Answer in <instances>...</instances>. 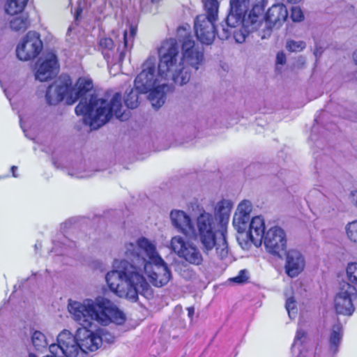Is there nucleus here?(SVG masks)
Here are the masks:
<instances>
[{"mask_svg":"<svg viewBox=\"0 0 357 357\" xmlns=\"http://www.w3.org/2000/svg\"><path fill=\"white\" fill-rule=\"evenodd\" d=\"M29 26V21L26 17H16L10 20V26L15 31H24Z\"/></svg>","mask_w":357,"mask_h":357,"instance_id":"nucleus-27","label":"nucleus"},{"mask_svg":"<svg viewBox=\"0 0 357 357\" xmlns=\"http://www.w3.org/2000/svg\"><path fill=\"white\" fill-rule=\"evenodd\" d=\"M257 28V24L254 26H245L244 25L233 29L231 34L237 43H243L245 42L248 33Z\"/></svg>","mask_w":357,"mask_h":357,"instance_id":"nucleus-25","label":"nucleus"},{"mask_svg":"<svg viewBox=\"0 0 357 357\" xmlns=\"http://www.w3.org/2000/svg\"><path fill=\"white\" fill-rule=\"evenodd\" d=\"M356 297V289L354 285L346 282L340 284V289L335 298V308L337 314L351 315L354 312L353 300Z\"/></svg>","mask_w":357,"mask_h":357,"instance_id":"nucleus-9","label":"nucleus"},{"mask_svg":"<svg viewBox=\"0 0 357 357\" xmlns=\"http://www.w3.org/2000/svg\"><path fill=\"white\" fill-rule=\"evenodd\" d=\"M125 255L130 265L139 266L138 259H143L146 263L162 261V257L156 250L155 244L146 238L141 237L135 243L126 245Z\"/></svg>","mask_w":357,"mask_h":357,"instance_id":"nucleus-7","label":"nucleus"},{"mask_svg":"<svg viewBox=\"0 0 357 357\" xmlns=\"http://www.w3.org/2000/svg\"><path fill=\"white\" fill-rule=\"evenodd\" d=\"M100 300V296L96 297L94 300L85 299L82 303L70 300L68 309L73 320L82 328H89L93 321L98 323L107 320L105 315H99Z\"/></svg>","mask_w":357,"mask_h":357,"instance_id":"nucleus-6","label":"nucleus"},{"mask_svg":"<svg viewBox=\"0 0 357 357\" xmlns=\"http://www.w3.org/2000/svg\"><path fill=\"white\" fill-rule=\"evenodd\" d=\"M38 247H40V248L41 247V244H40V243H36V244L35 245V248H36V249H38Z\"/></svg>","mask_w":357,"mask_h":357,"instance_id":"nucleus-48","label":"nucleus"},{"mask_svg":"<svg viewBox=\"0 0 357 357\" xmlns=\"http://www.w3.org/2000/svg\"><path fill=\"white\" fill-rule=\"evenodd\" d=\"M296 357H304L301 354H298Z\"/></svg>","mask_w":357,"mask_h":357,"instance_id":"nucleus-51","label":"nucleus"},{"mask_svg":"<svg viewBox=\"0 0 357 357\" xmlns=\"http://www.w3.org/2000/svg\"><path fill=\"white\" fill-rule=\"evenodd\" d=\"M353 61L357 65V50H356L352 54Z\"/></svg>","mask_w":357,"mask_h":357,"instance_id":"nucleus-47","label":"nucleus"},{"mask_svg":"<svg viewBox=\"0 0 357 357\" xmlns=\"http://www.w3.org/2000/svg\"><path fill=\"white\" fill-rule=\"evenodd\" d=\"M249 278V271L246 269H243L238 272L236 277L231 278L230 280L238 284H243L248 282Z\"/></svg>","mask_w":357,"mask_h":357,"instance_id":"nucleus-38","label":"nucleus"},{"mask_svg":"<svg viewBox=\"0 0 357 357\" xmlns=\"http://www.w3.org/2000/svg\"><path fill=\"white\" fill-rule=\"evenodd\" d=\"M250 220V217L245 216L244 215H238L234 213L233 218V225L239 234V236H238V240L244 238V236L246 232Z\"/></svg>","mask_w":357,"mask_h":357,"instance_id":"nucleus-23","label":"nucleus"},{"mask_svg":"<svg viewBox=\"0 0 357 357\" xmlns=\"http://www.w3.org/2000/svg\"><path fill=\"white\" fill-rule=\"evenodd\" d=\"M137 30L134 26L130 27L129 33L125 31L123 33L121 43L119 44L116 54H118V59L119 63H122L125 59L126 52L132 47L133 39L136 34Z\"/></svg>","mask_w":357,"mask_h":357,"instance_id":"nucleus-20","label":"nucleus"},{"mask_svg":"<svg viewBox=\"0 0 357 357\" xmlns=\"http://www.w3.org/2000/svg\"><path fill=\"white\" fill-rule=\"evenodd\" d=\"M350 199L357 206V190L351 192Z\"/></svg>","mask_w":357,"mask_h":357,"instance_id":"nucleus-43","label":"nucleus"},{"mask_svg":"<svg viewBox=\"0 0 357 357\" xmlns=\"http://www.w3.org/2000/svg\"><path fill=\"white\" fill-rule=\"evenodd\" d=\"M205 14L197 16L195 20V31L197 39L205 45L211 44L218 31L215 22L218 20L219 3L217 0H202Z\"/></svg>","mask_w":357,"mask_h":357,"instance_id":"nucleus-5","label":"nucleus"},{"mask_svg":"<svg viewBox=\"0 0 357 357\" xmlns=\"http://www.w3.org/2000/svg\"><path fill=\"white\" fill-rule=\"evenodd\" d=\"M268 0H255V3L250 11L252 22H257L259 15L263 13Z\"/></svg>","mask_w":357,"mask_h":357,"instance_id":"nucleus-30","label":"nucleus"},{"mask_svg":"<svg viewBox=\"0 0 357 357\" xmlns=\"http://www.w3.org/2000/svg\"><path fill=\"white\" fill-rule=\"evenodd\" d=\"M100 303L99 315H105L107 320H105V321H99V324L106 326L110 322H114L119 325L124 323L126 321L125 314L110 300L100 296Z\"/></svg>","mask_w":357,"mask_h":357,"instance_id":"nucleus-16","label":"nucleus"},{"mask_svg":"<svg viewBox=\"0 0 357 357\" xmlns=\"http://www.w3.org/2000/svg\"><path fill=\"white\" fill-rule=\"evenodd\" d=\"M187 310H188V317L192 319V317H193V314L195 313V308H194V307H188L187 308Z\"/></svg>","mask_w":357,"mask_h":357,"instance_id":"nucleus-44","label":"nucleus"},{"mask_svg":"<svg viewBox=\"0 0 357 357\" xmlns=\"http://www.w3.org/2000/svg\"><path fill=\"white\" fill-rule=\"evenodd\" d=\"M139 260V266H131L127 260L116 261L114 269L105 276L111 291L132 302L137 301L139 294L146 298L152 295L151 289L143 273L146 274L150 282L157 287L166 285L172 277L171 271L162 259V261L153 264L146 263L143 259Z\"/></svg>","mask_w":357,"mask_h":357,"instance_id":"nucleus-2","label":"nucleus"},{"mask_svg":"<svg viewBox=\"0 0 357 357\" xmlns=\"http://www.w3.org/2000/svg\"><path fill=\"white\" fill-rule=\"evenodd\" d=\"M169 218L172 226L185 236H190L195 231L194 223L190 216L182 210L171 211Z\"/></svg>","mask_w":357,"mask_h":357,"instance_id":"nucleus-17","label":"nucleus"},{"mask_svg":"<svg viewBox=\"0 0 357 357\" xmlns=\"http://www.w3.org/2000/svg\"><path fill=\"white\" fill-rule=\"evenodd\" d=\"M190 26H179L178 38H183L181 53L176 39L165 40L158 49L159 62L150 57L142 65V70L135 79L136 89L140 93L149 92L148 98L152 106L158 109L166 100V93L170 89L167 81L184 85L191 77L192 70L197 71L204 59V51L196 44L192 36L188 35Z\"/></svg>","mask_w":357,"mask_h":357,"instance_id":"nucleus-1","label":"nucleus"},{"mask_svg":"<svg viewBox=\"0 0 357 357\" xmlns=\"http://www.w3.org/2000/svg\"><path fill=\"white\" fill-rule=\"evenodd\" d=\"M264 239V245L268 252L282 258L287 248L286 234L283 229L274 227L268 229Z\"/></svg>","mask_w":357,"mask_h":357,"instance_id":"nucleus-13","label":"nucleus"},{"mask_svg":"<svg viewBox=\"0 0 357 357\" xmlns=\"http://www.w3.org/2000/svg\"><path fill=\"white\" fill-rule=\"evenodd\" d=\"M31 354H30L29 355V356Z\"/></svg>","mask_w":357,"mask_h":357,"instance_id":"nucleus-52","label":"nucleus"},{"mask_svg":"<svg viewBox=\"0 0 357 357\" xmlns=\"http://www.w3.org/2000/svg\"><path fill=\"white\" fill-rule=\"evenodd\" d=\"M345 229L348 238L354 243H357V220L349 222L346 225Z\"/></svg>","mask_w":357,"mask_h":357,"instance_id":"nucleus-35","label":"nucleus"},{"mask_svg":"<svg viewBox=\"0 0 357 357\" xmlns=\"http://www.w3.org/2000/svg\"><path fill=\"white\" fill-rule=\"evenodd\" d=\"M152 3H158L159 0H151Z\"/></svg>","mask_w":357,"mask_h":357,"instance_id":"nucleus-49","label":"nucleus"},{"mask_svg":"<svg viewBox=\"0 0 357 357\" xmlns=\"http://www.w3.org/2000/svg\"><path fill=\"white\" fill-rule=\"evenodd\" d=\"M17 169V166H12L11 168H10V170H11L12 174H13V176L15 177V178H17L18 176V175H17L15 174V172H16Z\"/></svg>","mask_w":357,"mask_h":357,"instance_id":"nucleus-46","label":"nucleus"},{"mask_svg":"<svg viewBox=\"0 0 357 357\" xmlns=\"http://www.w3.org/2000/svg\"><path fill=\"white\" fill-rule=\"evenodd\" d=\"M286 63V55L283 52H280L276 55V66L278 68V65H284Z\"/></svg>","mask_w":357,"mask_h":357,"instance_id":"nucleus-42","label":"nucleus"},{"mask_svg":"<svg viewBox=\"0 0 357 357\" xmlns=\"http://www.w3.org/2000/svg\"><path fill=\"white\" fill-rule=\"evenodd\" d=\"M196 226L204 252L208 255L215 247L218 257L220 259H225L229 252L226 236L222 233V238L216 241V222L213 215L206 211L202 212L197 218Z\"/></svg>","mask_w":357,"mask_h":357,"instance_id":"nucleus-4","label":"nucleus"},{"mask_svg":"<svg viewBox=\"0 0 357 357\" xmlns=\"http://www.w3.org/2000/svg\"><path fill=\"white\" fill-rule=\"evenodd\" d=\"M93 82L88 77H79L75 86L69 88V96L67 104L73 105L79 100L75 107L77 115L84 116V122L89 125L91 130H96L107 123L115 116L121 121H125L128 114L123 111L121 95L116 93L109 100L99 98L92 93Z\"/></svg>","mask_w":357,"mask_h":357,"instance_id":"nucleus-3","label":"nucleus"},{"mask_svg":"<svg viewBox=\"0 0 357 357\" xmlns=\"http://www.w3.org/2000/svg\"><path fill=\"white\" fill-rule=\"evenodd\" d=\"M59 63L56 55L48 52L41 57L36 64V79L46 82L54 77L59 72Z\"/></svg>","mask_w":357,"mask_h":357,"instance_id":"nucleus-12","label":"nucleus"},{"mask_svg":"<svg viewBox=\"0 0 357 357\" xmlns=\"http://www.w3.org/2000/svg\"><path fill=\"white\" fill-rule=\"evenodd\" d=\"M232 207L233 203L229 199H222L217 203L215 215L220 220L221 224L228 222Z\"/></svg>","mask_w":357,"mask_h":357,"instance_id":"nucleus-21","label":"nucleus"},{"mask_svg":"<svg viewBox=\"0 0 357 357\" xmlns=\"http://www.w3.org/2000/svg\"><path fill=\"white\" fill-rule=\"evenodd\" d=\"M68 174L70 175L71 176H74L75 178H89L92 176V174L91 172L85 171V170L84 171H78L77 170L75 172H69Z\"/></svg>","mask_w":357,"mask_h":357,"instance_id":"nucleus-41","label":"nucleus"},{"mask_svg":"<svg viewBox=\"0 0 357 357\" xmlns=\"http://www.w3.org/2000/svg\"><path fill=\"white\" fill-rule=\"evenodd\" d=\"M347 276L353 284H357V263H349L347 267Z\"/></svg>","mask_w":357,"mask_h":357,"instance_id":"nucleus-36","label":"nucleus"},{"mask_svg":"<svg viewBox=\"0 0 357 357\" xmlns=\"http://www.w3.org/2000/svg\"><path fill=\"white\" fill-rule=\"evenodd\" d=\"M288 15L287 8L283 3H275L269 8L264 17L267 24L268 34L270 35L273 26H281L287 20Z\"/></svg>","mask_w":357,"mask_h":357,"instance_id":"nucleus-18","label":"nucleus"},{"mask_svg":"<svg viewBox=\"0 0 357 357\" xmlns=\"http://www.w3.org/2000/svg\"><path fill=\"white\" fill-rule=\"evenodd\" d=\"M43 49V43L38 33L29 31L17 45L16 54L21 61H29L36 58Z\"/></svg>","mask_w":357,"mask_h":357,"instance_id":"nucleus-10","label":"nucleus"},{"mask_svg":"<svg viewBox=\"0 0 357 357\" xmlns=\"http://www.w3.org/2000/svg\"><path fill=\"white\" fill-rule=\"evenodd\" d=\"M70 86H72V81L69 76H60L48 87L45 95L47 102L49 105H56L65 99L67 103Z\"/></svg>","mask_w":357,"mask_h":357,"instance_id":"nucleus-14","label":"nucleus"},{"mask_svg":"<svg viewBox=\"0 0 357 357\" xmlns=\"http://www.w3.org/2000/svg\"><path fill=\"white\" fill-rule=\"evenodd\" d=\"M306 333L303 329L298 328L296 331L294 340L291 345V352L294 353L297 347L298 353L301 354L300 347L306 341Z\"/></svg>","mask_w":357,"mask_h":357,"instance_id":"nucleus-32","label":"nucleus"},{"mask_svg":"<svg viewBox=\"0 0 357 357\" xmlns=\"http://www.w3.org/2000/svg\"><path fill=\"white\" fill-rule=\"evenodd\" d=\"M172 250L181 259L193 266L203 264L204 257L197 245L190 240L177 235L172 238L170 241Z\"/></svg>","mask_w":357,"mask_h":357,"instance_id":"nucleus-8","label":"nucleus"},{"mask_svg":"<svg viewBox=\"0 0 357 357\" xmlns=\"http://www.w3.org/2000/svg\"><path fill=\"white\" fill-rule=\"evenodd\" d=\"M62 243L70 248L75 246V243L73 241H70L68 239H66L65 242H63Z\"/></svg>","mask_w":357,"mask_h":357,"instance_id":"nucleus-45","label":"nucleus"},{"mask_svg":"<svg viewBox=\"0 0 357 357\" xmlns=\"http://www.w3.org/2000/svg\"><path fill=\"white\" fill-rule=\"evenodd\" d=\"M250 6V0H230V9L246 15Z\"/></svg>","mask_w":357,"mask_h":357,"instance_id":"nucleus-28","label":"nucleus"},{"mask_svg":"<svg viewBox=\"0 0 357 357\" xmlns=\"http://www.w3.org/2000/svg\"><path fill=\"white\" fill-rule=\"evenodd\" d=\"M285 256L284 269L285 273L291 278L300 275L305 266L304 255L297 249L286 250L283 254Z\"/></svg>","mask_w":357,"mask_h":357,"instance_id":"nucleus-15","label":"nucleus"},{"mask_svg":"<svg viewBox=\"0 0 357 357\" xmlns=\"http://www.w3.org/2000/svg\"><path fill=\"white\" fill-rule=\"evenodd\" d=\"M285 308L288 312L289 318L291 319H295L298 313V309L296 301L294 297L291 296L287 298Z\"/></svg>","mask_w":357,"mask_h":357,"instance_id":"nucleus-33","label":"nucleus"},{"mask_svg":"<svg viewBox=\"0 0 357 357\" xmlns=\"http://www.w3.org/2000/svg\"><path fill=\"white\" fill-rule=\"evenodd\" d=\"M29 0H7L5 10L9 15H16L22 12Z\"/></svg>","mask_w":357,"mask_h":357,"instance_id":"nucleus-24","label":"nucleus"},{"mask_svg":"<svg viewBox=\"0 0 357 357\" xmlns=\"http://www.w3.org/2000/svg\"><path fill=\"white\" fill-rule=\"evenodd\" d=\"M31 341L36 350H42L46 348L48 344L45 335L38 331H36L33 333Z\"/></svg>","mask_w":357,"mask_h":357,"instance_id":"nucleus-29","label":"nucleus"},{"mask_svg":"<svg viewBox=\"0 0 357 357\" xmlns=\"http://www.w3.org/2000/svg\"><path fill=\"white\" fill-rule=\"evenodd\" d=\"M252 210V204L248 200L242 201L238 206L235 213L238 215H244L250 217V213Z\"/></svg>","mask_w":357,"mask_h":357,"instance_id":"nucleus-34","label":"nucleus"},{"mask_svg":"<svg viewBox=\"0 0 357 357\" xmlns=\"http://www.w3.org/2000/svg\"><path fill=\"white\" fill-rule=\"evenodd\" d=\"M138 93H140L135 87V89H131L128 93H126L124 101L128 108L135 109L139 105Z\"/></svg>","mask_w":357,"mask_h":357,"instance_id":"nucleus-31","label":"nucleus"},{"mask_svg":"<svg viewBox=\"0 0 357 357\" xmlns=\"http://www.w3.org/2000/svg\"><path fill=\"white\" fill-rule=\"evenodd\" d=\"M250 13L246 15H241L230 9L226 20L220 25L218 31V36L220 40H227L231 36L233 29L243 25L245 26H254L257 22H252Z\"/></svg>","mask_w":357,"mask_h":357,"instance_id":"nucleus-11","label":"nucleus"},{"mask_svg":"<svg viewBox=\"0 0 357 357\" xmlns=\"http://www.w3.org/2000/svg\"><path fill=\"white\" fill-rule=\"evenodd\" d=\"M265 231L264 220L261 216L254 217L249 225V229L244 237L255 245H260L264 238Z\"/></svg>","mask_w":357,"mask_h":357,"instance_id":"nucleus-19","label":"nucleus"},{"mask_svg":"<svg viewBox=\"0 0 357 357\" xmlns=\"http://www.w3.org/2000/svg\"><path fill=\"white\" fill-rule=\"evenodd\" d=\"M305 47V43L301 40H288L286 48L290 52H300Z\"/></svg>","mask_w":357,"mask_h":357,"instance_id":"nucleus-37","label":"nucleus"},{"mask_svg":"<svg viewBox=\"0 0 357 357\" xmlns=\"http://www.w3.org/2000/svg\"><path fill=\"white\" fill-rule=\"evenodd\" d=\"M20 126H21V128H22V129H24L23 126H22V119H20Z\"/></svg>","mask_w":357,"mask_h":357,"instance_id":"nucleus-50","label":"nucleus"},{"mask_svg":"<svg viewBox=\"0 0 357 357\" xmlns=\"http://www.w3.org/2000/svg\"><path fill=\"white\" fill-rule=\"evenodd\" d=\"M99 48L106 59L110 58L111 53L114 50V42L110 38H102L100 39Z\"/></svg>","mask_w":357,"mask_h":357,"instance_id":"nucleus-26","label":"nucleus"},{"mask_svg":"<svg viewBox=\"0 0 357 357\" xmlns=\"http://www.w3.org/2000/svg\"><path fill=\"white\" fill-rule=\"evenodd\" d=\"M291 18L294 22H301L304 19L303 13L299 7L291 8Z\"/></svg>","mask_w":357,"mask_h":357,"instance_id":"nucleus-39","label":"nucleus"},{"mask_svg":"<svg viewBox=\"0 0 357 357\" xmlns=\"http://www.w3.org/2000/svg\"><path fill=\"white\" fill-rule=\"evenodd\" d=\"M100 334L98 335L99 338L101 340V343L102 342H106L107 343H112L114 342L115 337L109 332L102 330L100 331Z\"/></svg>","mask_w":357,"mask_h":357,"instance_id":"nucleus-40","label":"nucleus"},{"mask_svg":"<svg viewBox=\"0 0 357 357\" xmlns=\"http://www.w3.org/2000/svg\"><path fill=\"white\" fill-rule=\"evenodd\" d=\"M342 336V326L340 323L334 324L329 335V349L333 354H336L338 351Z\"/></svg>","mask_w":357,"mask_h":357,"instance_id":"nucleus-22","label":"nucleus"}]
</instances>
